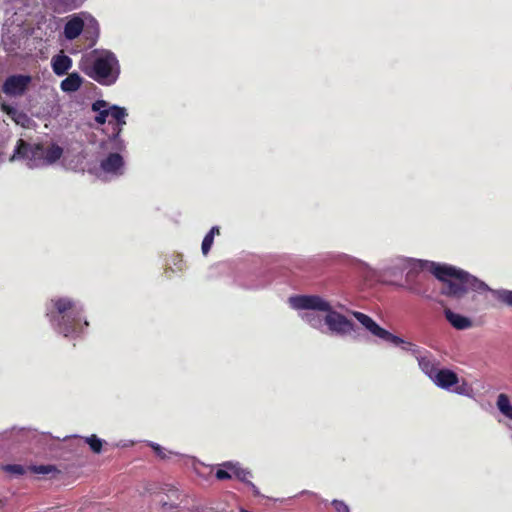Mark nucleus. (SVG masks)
<instances>
[{
  "label": "nucleus",
  "mask_w": 512,
  "mask_h": 512,
  "mask_svg": "<svg viewBox=\"0 0 512 512\" xmlns=\"http://www.w3.org/2000/svg\"><path fill=\"white\" fill-rule=\"evenodd\" d=\"M288 302L305 323L322 334L346 337L355 332V324L319 295L292 296Z\"/></svg>",
  "instance_id": "nucleus-1"
},
{
  "label": "nucleus",
  "mask_w": 512,
  "mask_h": 512,
  "mask_svg": "<svg viewBox=\"0 0 512 512\" xmlns=\"http://www.w3.org/2000/svg\"><path fill=\"white\" fill-rule=\"evenodd\" d=\"M405 262L410 268L406 275L405 288L413 294H423V290L420 286L421 280H412V274L417 271H429L432 273L442 282L441 293L447 297L456 299L468 293L476 282V279L467 272L451 265L420 259H410Z\"/></svg>",
  "instance_id": "nucleus-2"
},
{
  "label": "nucleus",
  "mask_w": 512,
  "mask_h": 512,
  "mask_svg": "<svg viewBox=\"0 0 512 512\" xmlns=\"http://www.w3.org/2000/svg\"><path fill=\"white\" fill-rule=\"evenodd\" d=\"M83 304L70 297H55L47 304L46 315L53 328L64 337L76 338L89 325L83 320Z\"/></svg>",
  "instance_id": "nucleus-3"
},
{
  "label": "nucleus",
  "mask_w": 512,
  "mask_h": 512,
  "mask_svg": "<svg viewBox=\"0 0 512 512\" xmlns=\"http://www.w3.org/2000/svg\"><path fill=\"white\" fill-rule=\"evenodd\" d=\"M352 315L373 336L394 346H399L404 351L410 352L417 360L419 369L429 379H431L440 369L439 360L431 352L421 349L419 346L392 334L388 330L379 326L370 316L362 312L353 311Z\"/></svg>",
  "instance_id": "nucleus-4"
},
{
  "label": "nucleus",
  "mask_w": 512,
  "mask_h": 512,
  "mask_svg": "<svg viewBox=\"0 0 512 512\" xmlns=\"http://www.w3.org/2000/svg\"><path fill=\"white\" fill-rule=\"evenodd\" d=\"M63 155V149L57 144L45 147L41 143H31L18 139L10 162H23L29 169H40L56 163Z\"/></svg>",
  "instance_id": "nucleus-5"
},
{
  "label": "nucleus",
  "mask_w": 512,
  "mask_h": 512,
  "mask_svg": "<svg viewBox=\"0 0 512 512\" xmlns=\"http://www.w3.org/2000/svg\"><path fill=\"white\" fill-rule=\"evenodd\" d=\"M81 70L101 85H113L120 74L116 55L109 50L95 49L80 63Z\"/></svg>",
  "instance_id": "nucleus-6"
},
{
  "label": "nucleus",
  "mask_w": 512,
  "mask_h": 512,
  "mask_svg": "<svg viewBox=\"0 0 512 512\" xmlns=\"http://www.w3.org/2000/svg\"><path fill=\"white\" fill-rule=\"evenodd\" d=\"M82 33L90 41V44L93 45L99 36L97 20L84 12L68 16L63 29L65 39L72 41Z\"/></svg>",
  "instance_id": "nucleus-7"
},
{
  "label": "nucleus",
  "mask_w": 512,
  "mask_h": 512,
  "mask_svg": "<svg viewBox=\"0 0 512 512\" xmlns=\"http://www.w3.org/2000/svg\"><path fill=\"white\" fill-rule=\"evenodd\" d=\"M32 78L29 75H11L3 83L2 90L9 96H20L25 93L31 83Z\"/></svg>",
  "instance_id": "nucleus-8"
},
{
  "label": "nucleus",
  "mask_w": 512,
  "mask_h": 512,
  "mask_svg": "<svg viewBox=\"0 0 512 512\" xmlns=\"http://www.w3.org/2000/svg\"><path fill=\"white\" fill-rule=\"evenodd\" d=\"M101 170L108 175L119 177L125 172V161L121 154L117 152H109L100 161Z\"/></svg>",
  "instance_id": "nucleus-9"
},
{
  "label": "nucleus",
  "mask_w": 512,
  "mask_h": 512,
  "mask_svg": "<svg viewBox=\"0 0 512 512\" xmlns=\"http://www.w3.org/2000/svg\"><path fill=\"white\" fill-rule=\"evenodd\" d=\"M437 387L451 391L452 387L458 384L457 374L447 368H440L435 375L430 379Z\"/></svg>",
  "instance_id": "nucleus-10"
},
{
  "label": "nucleus",
  "mask_w": 512,
  "mask_h": 512,
  "mask_svg": "<svg viewBox=\"0 0 512 512\" xmlns=\"http://www.w3.org/2000/svg\"><path fill=\"white\" fill-rule=\"evenodd\" d=\"M72 63V59L63 53L57 54L51 59L52 70L57 76L67 74L72 67Z\"/></svg>",
  "instance_id": "nucleus-11"
},
{
  "label": "nucleus",
  "mask_w": 512,
  "mask_h": 512,
  "mask_svg": "<svg viewBox=\"0 0 512 512\" xmlns=\"http://www.w3.org/2000/svg\"><path fill=\"white\" fill-rule=\"evenodd\" d=\"M444 315L447 321L457 330H466L472 327V321L470 318L455 313L450 309H445Z\"/></svg>",
  "instance_id": "nucleus-12"
},
{
  "label": "nucleus",
  "mask_w": 512,
  "mask_h": 512,
  "mask_svg": "<svg viewBox=\"0 0 512 512\" xmlns=\"http://www.w3.org/2000/svg\"><path fill=\"white\" fill-rule=\"evenodd\" d=\"M102 148L104 150H108L109 152H117L119 154L126 151V142L117 134H111L108 138L102 143Z\"/></svg>",
  "instance_id": "nucleus-13"
},
{
  "label": "nucleus",
  "mask_w": 512,
  "mask_h": 512,
  "mask_svg": "<svg viewBox=\"0 0 512 512\" xmlns=\"http://www.w3.org/2000/svg\"><path fill=\"white\" fill-rule=\"evenodd\" d=\"M92 111L96 112L95 122L99 125L106 123L107 118L110 115V104L105 100H96L92 103Z\"/></svg>",
  "instance_id": "nucleus-14"
},
{
  "label": "nucleus",
  "mask_w": 512,
  "mask_h": 512,
  "mask_svg": "<svg viewBox=\"0 0 512 512\" xmlns=\"http://www.w3.org/2000/svg\"><path fill=\"white\" fill-rule=\"evenodd\" d=\"M82 82V77L78 73L73 72L61 81L60 88L63 92L72 93L81 87Z\"/></svg>",
  "instance_id": "nucleus-15"
},
{
  "label": "nucleus",
  "mask_w": 512,
  "mask_h": 512,
  "mask_svg": "<svg viewBox=\"0 0 512 512\" xmlns=\"http://www.w3.org/2000/svg\"><path fill=\"white\" fill-rule=\"evenodd\" d=\"M221 466L230 470L235 475V477L244 482L246 485H248V482H250L249 477H251V472L242 468L238 462L227 461L222 463Z\"/></svg>",
  "instance_id": "nucleus-16"
},
{
  "label": "nucleus",
  "mask_w": 512,
  "mask_h": 512,
  "mask_svg": "<svg viewBox=\"0 0 512 512\" xmlns=\"http://www.w3.org/2000/svg\"><path fill=\"white\" fill-rule=\"evenodd\" d=\"M497 407L505 417L512 420V404L505 394H500L498 396Z\"/></svg>",
  "instance_id": "nucleus-17"
},
{
  "label": "nucleus",
  "mask_w": 512,
  "mask_h": 512,
  "mask_svg": "<svg viewBox=\"0 0 512 512\" xmlns=\"http://www.w3.org/2000/svg\"><path fill=\"white\" fill-rule=\"evenodd\" d=\"M220 233L219 231V227L218 226H213L210 231L205 235L203 241H202V245H201V249H202V253L204 255H207L208 252L210 251L212 245H213V241H214V237L215 235H218Z\"/></svg>",
  "instance_id": "nucleus-18"
},
{
  "label": "nucleus",
  "mask_w": 512,
  "mask_h": 512,
  "mask_svg": "<svg viewBox=\"0 0 512 512\" xmlns=\"http://www.w3.org/2000/svg\"><path fill=\"white\" fill-rule=\"evenodd\" d=\"M128 116L127 109L118 105H110V115L112 120L115 122H122Z\"/></svg>",
  "instance_id": "nucleus-19"
},
{
  "label": "nucleus",
  "mask_w": 512,
  "mask_h": 512,
  "mask_svg": "<svg viewBox=\"0 0 512 512\" xmlns=\"http://www.w3.org/2000/svg\"><path fill=\"white\" fill-rule=\"evenodd\" d=\"M1 469L14 477H20L26 472L25 467L20 464H6Z\"/></svg>",
  "instance_id": "nucleus-20"
},
{
  "label": "nucleus",
  "mask_w": 512,
  "mask_h": 512,
  "mask_svg": "<svg viewBox=\"0 0 512 512\" xmlns=\"http://www.w3.org/2000/svg\"><path fill=\"white\" fill-rule=\"evenodd\" d=\"M85 442L89 445L90 449L99 454L102 450L103 441L96 435L92 434L85 438Z\"/></svg>",
  "instance_id": "nucleus-21"
},
{
  "label": "nucleus",
  "mask_w": 512,
  "mask_h": 512,
  "mask_svg": "<svg viewBox=\"0 0 512 512\" xmlns=\"http://www.w3.org/2000/svg\"><path fill=\"white\" fill-rule=\"evenodd\" d=\"M495 295L500 302L506 304L509 307H512V290H497Z\"/></svg>",
  "instance_id": "nucleus-22"
},
{
  "label": "nucleus",
  "mask_w": 512,
  "mask_h": 512,
  "mask_svg": "<svg viewBox=\"0 0 512 512\" xmlns=\"http://www.w3.org/2000/svg\"><path fill=\"white\" fill-rule=\"evenodd\" d=\"M451 391H454L455 393H457L459 395L470 396V393L472 392V388L466 382H462V383L458 382V384H456L454 386V389H452Z\"/></svg>",
  "instance_id": "nucleus-23"
},
{
  "label": "nucleus",
  "mask_w": 512,
  "mask_h": 512,
  "mask_svg": "<svg viewBox=\"0 0 512 512\" xmlns=\"http://www.w3.org/2000/svg\"><path fill=\"white\" fill-rule=\"evenodd\" d=\"M149 445L157 454V456H159L161 459H167L169 457V454H172L171 451H167L165 448H163L157 443L150 442Z\"/></svg>",
  "instance_id": "nucleus-24"
},
{
  "label": "nucleus",
  "mask_w": 512,
  "mask_h": 512,
  "mask_svg": "<svg viewBox=\"0 0 512 512\" xmlns=\"http://www.w3.org/2000/svg\"><path fill=\"white\" fill-rule=\"evenodd\" d=\"M86 0H61V3L68 10L79 8Z\"/></svg>",
  "instance_id": "nucleus-25"
},
{
  "label": "nucleus",
  "mask_w": 512,
  "mask_h": 512,
  "mask_svg": "<svg viewBox=\"0 0 512 512\" xmlns=\"http://www.w3.org/2000/svg\"><path fill=\"white\" fill-rule=\"evenodd\" d=\"M232 472L225 467L220 465V468L216 471V478L219 480H226L232 477Z\"/></svg>",
  "instance_id": "nucleus-26"
},
{
  "label": "nucleus",
  "mask_w": 512,
  "mask_h": 512,
  "mask_svg": "<svg viewBox=\"0 0 512 512\" xmlns=\"http://www.w3.org/2000/svg\"><path fill=\"white\" fill-rule=\"evenodd\" d=\"M331 504L337 512H350L348 505L341 500L335 499Z\"/></svg>",
  "instance_id": "nucleus-27"
},
{
  "label": "nucleus",
  "mask_w": 512,
  "mask_h": 512,
  "mask_svg": "<svg viewBox=\"0 0 512 512\" xmlns=\"http://www.w3.org/2000/svg\"><path fill=\"white\" fill-rule=\"evenodd\" d=\"M2 110L15 120H16V116H21V114L18 112V110L11 105L2 104Z\"/></svg>",
  "instance_id": "nucleus-28"
},
{
  "label": "nucleus",
  "mask_w": 512,
  "mask_h": 512,
  "mask_svg": "<svg viewBox=\"0 0 512 512\" xmlns=\"http://www.w3.org/2000/svg\"><path fill=\"white\" fill-rule=\"evenodd\" d=\"M33 472L37 474H48L52 471L51 466H45V465H39V466H33L32 467Z\"/></svg>",
  "instance_id": "nucleus-29"
},
{
  "label": "nucleus",
  "mask_w": 512,
  "mask_h": 512,
  "mask_svg": "<svg viewBox=\"0 0 512 512\" xmlns=\"http://www.w3.org/2000/svg\"><path fill=\"white\" fill-rule=\"evenodd\" d=\"M126 125V119L123 120V123L121 122H115L114 126L112 127V134H117L118 136H121V133L123 131V127Z\"/></svg>",
  "instance_id": "nucleus-30"
},
{
  "label": "nucleus",
  "mask_w": 512,
  "mask_h": 512,
  "mask_svg": "<svg viewBox=\"0 0 512 512\" xmlns=\"http://www.w3.org/2000/svg\"><path fill=\"white\" fill-rule=\"evenodd\" d=\"M251 491L253 492V494L255 496H260V491L258 490V488L254 485V483L252 482H248V485H247Z\"/></svg>",
  "instance_id": "nucleus-31"
},
{
  "label": "nucleus",
  "mask_w": 512,
  "mask_h": 512,
  "mask_svg": "<svg viewBox=\"0 0 512 512\" xmlns=\"http://www.w3.org/2000/svg\"><path fill=\"white\" fill-rule=\"evenodd\" d=\"M4 162V150L3 146L0 145V164Z\"/></svg>",
  "instance_id": "nucleus-32"
},
{
  "label": "nucleus",
  "mask_w": 512,
  "mask_h": 512,
  "mask_svg": "<svg viewBox=\"0 0 512 512\" xmlns=\"http://www.w3.org/2000/svg\"><path fill=\"white\" fill-rule=\"evenodd\" d=\"M481 287H482V291L489 290V287L484 282H482Z\"/></svg>",
  "instance_id": "nucleus-33"
}]
</instances>
